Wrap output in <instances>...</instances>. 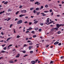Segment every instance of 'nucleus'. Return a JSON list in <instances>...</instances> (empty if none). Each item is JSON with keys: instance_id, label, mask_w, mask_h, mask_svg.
Returning a JSON list of instances; mask_svg holds the SVG:
<instances>
[{"instance_id": "47", "label": "nucleus", "mask_w": 64, "mask_h": 64, "mask_svg": "<svg viewBox=\"0 0 64 64\" xmlns=\"http://www.w3.org/2000/svg\"><path fill=\"white\" fill-rule=\"evenodd\" d=\"M48 11H44V13H47V12H48Z\"/></svg>"}, {"instance_id": "62", "label": "nucleus", "mask_w": 64, "mask_h": 64, "mask_svg": "<svg viewBox=\"0 0 64 64\" xmlns=\"http://www.w3.org/2000/svg\"><path fill=\"white\" fill-rule=\"evenodd\" d=\"M18 20V19L17 18H16L15 20V21H17Z\"/></svg>"}, {"instance_id": "25", "label": "nucleus", "mask_w": 64, "mask_h": 64, "mask_svg": "<svg viewBox=\"0 0 64 64\" xmlns=\"http://www.w3.org/2000/svg\"><path fill=\"white\" fill-rule=\"evenodd\" d=\"M5 51H4V50H2V51L1 52V53H5Z\"/></svg>"}, {"instance_id": "64", "label": "nucleus", "mask_w": 64, "mask_h": 64, "mask_svg": "<svg viewBox=\"0 0 64 64\" xmlns=\"http://www.w3.org/2000/svg\"><path fill=\"white\" fill-rule=\"evenodd\" d=\"M62 4H64V2L63 1L62 2Z\"/></svg>"}, {"instance_id": "26", "label": "nucleus", "mask_w": 64, "mask_h": 64, "mask_svg": "<svg viewBox=\"0 0 64 64\" xmlns=\"http://www.w3.org/2000/svg\"><path fill=\"white\" fill-rule=\"evenodd\" d=\"M36 37V35H34L33 36V38H35V37Z\"/></svg>"}, {"instance_id": "52", "label": "nucleus", "mask_w": 64, "mask_h": 64, "mask_svg": "<svg viewBox=\"0 0 64 64\" xmlns=\"http://www.w3.org/2000/svg\"><path fill=\"white\" fill-rule=\"evenodd\" d=\"M63 58H64V56H61L60 57L61 59H63Z\"/></svg>"}, {"instance_id": "54", "label": "nucleus", "mask_w": 64, "mask_h": 64, "mask_svg": "<svg viewBox=\"0 0 64 64\" xmlns=\"http://www.w3.org/2000/svg\"><path fill=\"white\" fill-rule=\"evenodd\" d=\"M29 33V31H26V33Z\"/></svg>"}, {"instance_id": "50", "label": "nucleus", "mask_w": 64, "mask_h": 64, "mask_svg": "<svg viewBox=\"0 0 64 64\" xmlns=\"http://www.w3.org/2000/svg\"><path fill=\"white\" fill-rule=\"evenodd\" d=\"M46 48H47V47H49V45L48 44L46 45Z\"/></svg>"}, {"instance_id": "10", "label": "nucleus", "mask_w": 64, "mask_h": 64, "mask_svg": "<svg viewBox=\"0 0 64 64\" xmlns=\"http://www.w3.org/2000/svg\"><path fill=\"white\" fill-rule=\"evenodd\" d=\"M13 46L12 44H10L9 46H8V49H10V48H9V47H11V46Z\"/></svg>"}, {"instance_id": "43", "label": "nucleus", "mask_w": 64, "mask_h": 64, "mask_svg": "<svg viewBox=\"0 0 64 64\" xmlns=\"http://www.w3.org/2000/svg\"><path fill=\"white\" fill-rule=\"evenodd\" d=\"M29 50H30L31 49V46H30L28 48Z\"/></svg>"}, {"instance_id": "27", "label": "nucleus", "mask_w": 64, "mask_h": 64, "mask_svg": "<svg viewBox=\"0 0 64 64\" xmlns=\"http://www.w3.org/2000/svg\"><path fill=\"white\" fill-rule=\"evenodd\" d=\"M10 63H13L14 62H13V61L12 60V61H10Z\"/></svg>"}, {"instance_id": "45", "label": "nucleus", "mask_w": 64, "mask_h": 64, "mask_svg": "<svg viewBox=\"0 0 64 64\" xmlns=\"http://www.w3.org/2000/svg\"><path fill=\"white\" fill-rule=\"evenodd\" d=\"M22 52L24 53H26V51L25 50H24L22 51Z\"/></svg>"}, {"instance_id": "14", "label": "nucleus", "mask_w": 64, "mask_h": 64, "mask_svg": "<svg viewBox=\"0 0 64 64\" xmlns=\"http://www.w3.org/2000/svg\"><path fill=\"white\" fill-rule=\"evenodd\" d=\"M5 12V11H3L2 12H0V14H2V13H4Z\"/></svg>"}, {"instance_id": "3", "label": "nucleus", "mask_w": 64, "mask_h": 64, "mask_svg": "<svg viewBox=\"0 0 64 64\" xmlns=\"http://www.w3.org/2000/svg\"><path fill=\"white\" fill-rule=\"evenodd\" d=\"M22 23V20H20L18 21L17 22L18 24H21Z\"/></svg>"}, {"instance_id": "17", "label": "nucleus", "mask_w": 64, "mask_h": 64, "mask_svg": "<svg viewBox=\"0 0 64 64\" xmlns=\"http://www.w3.org/2000/svg\"><path fill=\"white\" fill-rule=\"evenodd\" d=\"M54 30H58V28H54Z\"/></svg>"}, {"instance_id": "37", "label": "nucleus", "mask_w": 64, "mask_h": 64, "mask_svg": "<svg viewBox=\"0 0 64 64\" xmlns=\"http://www.w3.org/2000/svg\"><path fill=\"white\" fill-rule=\"evenodd\" d=\"M30 53L31 54H32V53H33V51H30Z\"/></svg>"}, {"instance_id": "11", "label": "nucleus", "mask_w": 64, "mask_h": 64, "mask_svg": "<svg viewBox=\"0 0 64 64\" xmlns=\"http://www.w3.org/2000/svg\"><path fill=\"white\" fill-rule=\"evenodd\" d=\"M41 14H43L42 15V16H46V14H44V13L43 12V13H41Z\"/></svg>"}, {"instance_id": "57", "label": "nucleus", "mask_w": 64, "mask_h": 64, "mask_svg": "<svg viewBox=\"0 0 64 64\" xmlns=\"http://www.w3.org/2000/svg\"><path fill=\"white\" fill-rule=\"evenodd\" d=\"M29 24L30 25H31V24H32V22H29Z\"/></svg>"}, {"instance_id": "56", "label": "nucleus", "mask_w": 64, "mask_h": 64, "mask_svg": "<svg viewBox=\"0 0 64 64\" xmlns=\"http://www.w3.org/2000/svg\"><path fill=\"white\" fill-rule=\"evenodd\" d=\"M34 13H35V12H36V10H34Z\"/></svg>"}, {"instance_id": "12", "label": "nucleus", "mask_w": 64, "mask_h": 64, "mask_svg": "<svg viewBox=\"0 0 64 64\" xmlns=\"http://www.w3.org/2000/svg\"><path fill=\"white\" fill-rule=\"evenodd\" d=\"M12 11V10L9 9L8 10V12H11Z\"/></svg>"}, {"instance_id": "36", "label": "nucleus", "mask_w": 64, "mask_h": 64, "mask_svg": "<svg viewBox=\"0 0 64 64\" xmlns=\"http://www.w3.org/2000/svg\"><path fill=\"white\" fill-rule=\"evenodd\" d=\"M6 49H7V48L6 47H4V50H6Z\"/></svg>"}, {"instance_id": "21", "label": "nucleus", "mask_w": 64, "mask_h": 64, "mask_svg": "<svg viewBox=\"0 0 64 64\" xmlns=\"http://www.w3.org/2000/svg\"><path fill=\"white\" fill-rule=\"evenodd\" d=\"M40 25H41V26H43V23H40Z\"/></svg>"}, {"instance_id": "2", "label": "nucleus", "mask_w": 64, "mask_h": 64, "mask_svg": "<svg viewBox=\"0 0 64 64\" xmlns=\"http://www.w3.org/2000/svg\"><path fill=\"white\" fill-rule=\"evenodd\" d=\"M20 12L22 13H26L27 12V11L25 10H21Z\"/></svg>"}, {"instance_id": "9", "label": "nucleus", "mask_w": 64, "mask_h": 64, "mask_svg": "<svg viewBox=\"0 0 64 64\" xmlns=\"http://www.w3.org/2000/svg\"><path fill=\"white\" fill-rule=\"evenodd\" d=\"M31 63H32V64H35V61L34 60L32 61L31 62Z\"/></svg>"}, {"instance_id": "51", "label": "nucleus", "mask_w": 64, "mask_h": 64, "mask_svg": "<svg viewBox=\"0 0 64 64\" xmlns=\"http://www.w3.org/2000/svg\"><path fill=\"white\" fill-rule=\"evenodd\" d=\"M27 42L28 43H30V42H31V41L30 40H28L27 41Z\"/></svg>"}, {"instance_id": "42", "label": "nucleus", "mask_w": 64, "mask_h": 64, "mask_svg": "<svg viewBox=\"0 0 64 64\" xmlns=\"http://www.w3.org/2000/svg\"><path fill=\"white\" fill-rule=\"evenodd\" d=\"M37 15H38L40 14V12H37Z\"/></svg>"}, {"instance_id": "22", "label": "nucleus", "mask_w": 64, "mask_h": 64, "mask_svg": "<svg viewBox=\"0 0 64 64\" xmlns=\"http://www.w3.org/2000/svg\"><path fill=\"white\" fill-rule=\"evenodd\" d=\"M10 14H11V13H6V15H10Z\"/></svg>"}, {"instance_id": "29", "label": "nucleus", "mask_w": 64, "mask_h": 64, "mask_svg": "<svg viewBox=\"0 0 64 64\" xmlns=\"http://www.w3.org/2000/svg\"><path fill=\"white\" fill-rule=\"evenodd\" d=\"M16 37L17 38H20V36H19V35H18Z\"/></svg>"}, {"instance_id": "23", "label": "nucleus", "mask_w": 64, "mask_h": 64, "mask_svg": "<svg viewBox=\"0 0 64 64\" xmlns=\"http://www.w3.org/2000/svg\"><path fill=\"white\" fill-rule=\"evenodd\" d=\"M48 7V5L46 4L45 5V7H46V8H47Z\"/></svg>"}, {"instance_id": "39", "label": "nucleus", "mask_w": 64, "mask_h": 64, "mask_svg": "<svg viewBox=\"0 0 64 64\" xmlns=\"http://www.w3.org/2000/svg\"><path fill=\"white\" fill-rule=\"evenodd\" d=\"M58 46H60L61 45V43H60L58 44Z\"/></svg>"}, {"instance_id": "15", "label": "nucleus", "mask_w": 64, "mask_h": 64, "mask_svg": "<svg viewBox=\"0 0 64 64\" xmlns=\"http://www.w3.org/2000/svg\"><path fill=\"white\" fill-rule=\"evenodd\" d=\"M11 38H12V37L11 38H8L6 40V41H8V40H10V39H11Z\"/></svg>"}, {"instance_id": "44", "label": "nucleus", "mask_w": 64, "mask_h": 64, "mask_svg": "<svg viewBox=\"0 0 64 64\" xmlns=\"http://www.w3.org/2000/svg\"><path fill=\"white\" fill-rule=\"evenodd\" d=\"M39 61V60H38V59H36V63H37V61Z\"/></svg>"}, {"instance_id": "31", "label": "nucleus", "mask_w": 64, "mask_h": 64, "mask_svg": "<svg viewBox=\"0 0 64 64\" xmlns=\"http://www.w3.org/2000/svg\"><path fill=\"white\" fill-rule=\"evenodd\" d=\"M53 63V62L52 61H51L50 62V64H52V63Z\"/></svg>"}, {"instance_id": "18", "label": "nucleus", "mask_w": 64, "mask_h": 64, "mask_svg": "<svg viewBox=\"0 0 64 64\" xmlns=\"http://www.w3.org/2000/svg\"><path fill=\"white\" fill-rule=\"evenodd\" d=\"M39 8H36V11H38V10H39Z\"/></svg>"}, {"instance_id": "35", "label": "nucleus", "mask_w": 64, "mask_h": 64, "mask_svg": "<svg viewBox=\"0 0 64 64\" xmlns=\"http://www.w3.org/2000/svg\"><path fill=\"white\" fill-rule=\"evenodd\" d=\"M12 26H13V24H12L10 25V28H11V27H12Z\"/></svg>"}, {"instance_id": "63", "label": "nucleus", "mask_w": 64, "mask_h": 64, "mask_svg": "<svg viewBox=\"0 0 64 64\" xmlns=\"http://www.w3.org/2000/svg\"><path fill=\"white\" fill-rule=\"evenodd\" d=\"M28 18V16H26L25 17V18L26 19H27V18Z\"/></svg>"}, {"instance_id": "58", "label": "nucleus", "mask_w": 64, "mask_h": 64, "mask_svg": "<svg viewBox=\"0 0 64 64\" xmlns=\"http://www.w3.org/2000/svg\"><path fill=\"white\" fill-rule=\"evenodd\" d=\"M1 34L2 35H4V34L3 33V32H2L1 33Z\"/></svg>"}, {"instance_id": "55", "label": "nucleus", "mask_w": 64, "mask_h": 64, "mask_svg": "<svg viewBox=\"0 0 64 64\" xmlns=\"http://www.w3.org/2000/svg\"><path fill=\"white\" fill-rule=\"evenodd\" d=\"M28 56V54H26L24 56V57H26V56Z\"/></svg>"}, {"instance_id": "32", "label": "nucleus", "mask_w": 64, "mask_h": 64, "mask_svg": "<svg viewBox=\"0 0 64 64\" xmlns=\"http://www.w3.org/2000/svg\"><path fill=\"white\" fill-rule=\"evenodd\" d=\"M60 33H61V32L60 31L58 32V34H60Z\"/></svg>"}, {"instance_id": "28", "label": "nucleus", "mask_w": 64, "mask_h": 64, "mask_svg": "<svg viewBox=\"0 0 64 64\" xmlns=\"http://www.w3.org/2000/svg\"><path fill=\"white\" fill-rule=\"evenodd\" d=\"M27 46V45H26V44H24L23 47H26Z\"/></svg>"}, {"instance_id": "33", "label": "nucleus", "mask_w": 64, "mask_h": 64, "mask_svg": "<svg viewBox=\"0 0 64 64\" xmlns=\"http://www.w3.org/2000/svg\"><path fill=\"white\" fill-rule=\"evenodd\" d=\"M10 19H11V18H8V20H7V21H9V20H10Z\"/></svg>"}, {"instance_id": "61", "label": "nucleus", "mask_w": 64, "mask_h": 64, "mask_svg": "<svg viewBox=\"0 0 64 64\" xmlns=\"http://www.w3.org/2000/svg\"><path fill=\"white\" fill-rule=\"evenodd\" d=\"M49 22V20H47V23H48V22Z\"/></svg>"}, {"instance_id": "30", "label": "nucleus", "mask_w": 64, "mask_h": 64, "mask_svg": "<svg viewBox=\"0 0 64 64\" xmlns=\"http://www.w3.org/2000/svg\"><path fill=\"white\" fill-rule=\"evenodd\" d=\"M38 28H34V30H36V31H37V30H38Z\"/></svg>"}, {"instance_id": "1", "label": "nucleus", "mask_w": 64, "mask_h": 64, "mask_svg": "<svg viewBox=\"0 0 64 64\" xmlns=\"http://www.w3.org/2000/svg\"><path fill=\"white\" fill-rule=\"evenodd\" d=\"M64 24H60V25H59V24H56V27L57 28H59L61 26H64Z\"/></svg>"}, {"instance_id": "24", "label": "nucleus", "mask_w": 64, "mask_h": 64, "mask_svg": "<svg viewBox=\"0 0 64 64\" xmlns=\"http://www.w3.org/2000/svg\"><path fill=\"white\" fill-rule=\"evenodd\" d=\"M19 11H18L16 13V15H17V14L19 13Z\"/></svg>"}, {"instance_id": "6", "label": "nucleus", "mask_w": 64, "mask_h": 64, "mask_svg": "<svg viewBox=\"0 0 64 64\" xmlns=\"http://www.w3.org/2000/svg\"><path fill=\"white\" fill-rule=\"evenodd\" d=\"M18 55L16 57V58H19L20 57V54H18Z\"/></svg>"}, {"instance_id": "8", "label": "nucleus", "mask_w": 64, "mask_h": 64, "mask_svg": "<svg viewBox=\"0 0 64 64\" xmlns=\"http://www.w3.org/2000/svg\"><path fill=\"white\" fill-rule=\"evenodd\" d=\"M25 14H20V15L19 17H22V16H25Z\"/></svg>"}, {"instance_id": "60", "label": "nucleus", "mask_w": 64, "mask_h": 64, "mask_svg": "<svg viewBox=\"0 0 64 64\" xmlns=\"http://www.w3.org/2000/svg\"><path fill=\"white\" fill-rule=\"evenodd\" d=\"M6 45V44H4V45H2V47H4V46H5V45Z\"/></svg>"}, {"instance_id": "34", "label": "nucleus", "mask_w": 64, "mask_h": 64, "mask_svg": "<svg viewBox=\"0 0 64 64\" xmlns=\"http://www.w3.org/2000/svg\"><path fill=\"white\" fill-rule=\"evenodd\" d=\"M29 45H32V43L30 42V43H29Z\"/></svg>"}, {"instance_id": "53", "label": "nucleus", "mask_w": 64, "mask_h": 64, "mask_svg": "<svg viewBox=\"0 0 64 64\" xmlns=\"http://www.w3.org/2000/svg\"><path fill=\"white\" fill-rule=\"evenodd\" d=\"M50 12H52V9H50Z\"/></svg>"}, {"instance_id": "13", "label": "nucleus", "mask_w": 64, "mask_h": 64, "mask_svg": "<svg viewBox=\"0 0 64 64\" xmlns=\"http://www.w3.org/2000/svg\"><path fill=\"white\" fill-rule=\"evenodd\" d=\"M54 30H55V29L54 28H52V29H51V31L52 32H53V31H54Z\"/></svg>"}, {"instance_id": "16", "label": "nucleus", "mask_w": 64, "mask_h": 64, "mask_svg": "<svg viewBox=\"0 0 64 64\" xmlns=\"http://www.w3.org/2000/svg\"><path fill=\"white\" fill-rule=\"evenodd\" d=\"M8 3V2L6 1V2L5 3H4V4H6V5H7Z\"/></svg>"}, {"instance_id": "48", "label": "nucleus", "mask_w": 64, "mask_h": 64, "mask_svg": "<svg viewBox=\"0 0 64 64\" xmlns=\"http://www.w3.org/2000/svg\"><path fill=\"white\" fill-rule=\"evenodd\" d=\"M22 7H23V6H20V8H21Z\"/></svg>"}, {"instance_id": "40", "label": "nucleus", "mask_w": 64, "mask_h": 64, "mask_svg": "<svg viewBox=\"0 0 64 64\" xmlns=\"http://www.w3.org/2000/svg\"><path fill=\"white\" fill-rule=\"evenodd\" d=\"M0 59H3V56H2L0 58Z\"/></svg>"}, {"instance_id": "5", "label": "nucleus", "mask_w": 64, "mask_h": 64, "mask_svg": "<svg viewBox=\"0 0 64 64\" xmlns=\"http://www.w3.org/2000/svg\"><path fill=\"white\" fill-rule=\"evenodd\" d=\"M32 29H33V28H29L28 29H27V31H31Z\"/></svg>"}, {"instance_id": "20", "label": "nucleus", "mask_w": 64, "mask_h": 64, "mask_svg": "<svg viewBox=\"0 0 64 64\" xmlns=\"http://www.w3.org/2000/svg\"><path fill=\"white\" fill-rule=\"evenodd\" d=\"M38 23V21H36L34 22V24H37Z\"/></svg>"}, {"instance_id": "7", "label": "nucleus", "mask_w": 64, "mask_h": 64, "mask_svg": "<svg viewBox=\"0 0 64 64\" xmlns=\"http://www.w3.org/2000/svg\"><path fill=\"white\" fill-rule=\"evenodd\" d=\"M59 43V42H56L54 43V45H57V44H58Z\"/></svg>"}, {"instance_id": "41", "label": "nucleus", "mask_w": 64, "mask_h": 64, "mask_svg": "<svg viewBox=\"0 0 64 64\" xmlns=\"http://www.w3.org/2000/svg\"><path fill=\"white\" fill-rule=\"evenodd\" d=\"M33 9H34V8H30V10H33Z\"/></svg>"}, {"instance_id": "59", "label": "nucleus", "mask_w": 64, "mask_h": 64, "mask_svg": "<svg viewBox=\"0 0 64 64\" xmlns=\"http://www.w3.org/2000/svg\"><path fill=\"white\" fill-rule=\"evenodd\" d=\"M30 2H33L34 1V0H30Z\"/></svg>"}, {"instance_id": "4", "label": "nucleus", "mask_w": 64, "mask_h": 64, "mask_svg": "<svg viewBox=\"0 0 64 64\" xmlns=\"http://www.w3.org/2000/svg\"><path fill=\"white\" fill-rule=\"evenodd\" d=\"M35 4H37L38 5H39L40 4V3L39 2H36L35 3Z\"/></svg>"}, {"instance_id": "19", "label": "nucleus", "mask_w": 64, "mask_h": 64, "mask_svg": "<svg viewBox=\"0 0 64 64\" xmlns=\"http://www.w3.org/2000/svg\"><path fill=\"white\" fill-rule=\"evenodd\" d=\"M31 33L32 34H35V32L34 31H32V32Z\"/></svg>"}, {"instance_id": "49", "label": "nucleus", "mask_w": 64, "mask_h": 64, "mask_svg": "<svg viewBox=\"0 0 64 64\" xmlns=\"http://www.w3.org/2000/svg\"><path fill=\"white\" fill-rule=\"evenodd\" d=\"M41 8L42 9H43V8H44V7L43 6H41Z\"/></svg>"}, {"instance_id": "38", "label": "nucleus", "mask_w": 64, "mask_h": 64, "mask_svg": "<svg viewBox=\"0 0 64 64\" xmlns=\"http://www.w3.org/2000/svg\"><path fill=\"white\" fill-rule=\"evenodd\" d=\"M42 30V29H41L40 28L39 30V32H40L41 31V30Z\"/></svg>"}, {"instance_id": "46", "label": "nucleus", "mask_w": 64, "mask_h": 64, "mask_svg": "<svg viewBox=\"0 0 64 64\" xmlns=\"http://www.w3.org/2000/svg\"><path fill=\"white\" fill-rule=\"evenodd\" d=\"M14 33H16V32L15 31V29H14Z\"/></svg>"}]
</instances>
